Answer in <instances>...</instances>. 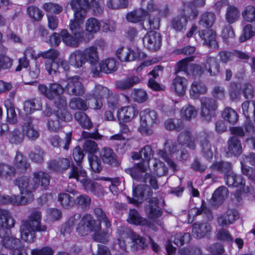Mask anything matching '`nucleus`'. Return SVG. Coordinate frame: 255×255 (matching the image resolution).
<instances>
[{
    "instance_id": "obj_1",
    "label": "nucleus",
    "mask_w": 255,
    "mask_h": 255,
    "mask_svg": "<svg viewBox=\"0 0 255 255\" xmlns=\"http://www.w3.org/2000/svg\"><path fill=\"white\" fill-rule=\"evenodd\" d=\"M179 144L171 141H167L165 143L164 150H159L158 155L164 159L173 170H176V164L173 159L185 161L188 158V154L185 149H182L181 145H186L191 149L195 148V144L190 133L188 130L181 132L178 137Z\"/></svg>"
},
{
    "instance_id": "obj_2",
    "label": "nucleus",
    "mask_w": 255,
    "mask_h": 255,
    "mask_svg": "<svg viewBox=\"0 0 255 255\" xmlns=\"http://www.w3.org/2000/svg\"><path fill=\"white\" fill-rule=\"evenodd\" d=\"M38 90L40 93L49 100H55V104L58 109L56 116L62 120L71 121L72 120L71 114L66 109V98L62 96L64 91L63 85L60 83H52L48 86L44 84H39Z\"/></svg>"
},
{
    "instance_id": "obj_3",
    "label": "nucleus",
    "mask_w": 255,
    "mask_h": 255,
    "mask_svg": "<svg viewBox=\"0 0 255 255\" xmlns=\"http://www.w3.org/2000/svg\"><path fill=\"white\" fill-rule=\"evenodd\" d=\"M41 213L36 209L32 210L28 219L21 221L19 232L22 240L28 243H32L36 238V232L47 231V227L41 224Z\"/></svg>"
},
{
    "instance_id": "obj_4",
    "label": "nucleus",
    "mask_w": 255,
    "mask_h": 255,
    "mask_svg": "<svg viewBox=\"0 0 255 255\" xmlns=\"http://www.w3.org/2000/svg\"><path fill=\"white\" fill-rule=\"evenodd\" d=\"M193 60V57H189L179 61L177 64L176 73L183 71L189 74V69L192 71L193 75H201L207 73L212 76H215L219 73V64L214 57H208L206 63L202 65H189L188 62Z\"/></svg>"
},
{
    "instance_id": "obj_5",
    "label": "nucleus",
    "mask_w": 255,
    "mask_h": 255,
    "mask_svg": "<svg viewBox=\"0 0 255 255\" xmlns=\"http://www.w3.org/2000/svg\"><path fill=\"white\" fill-rule=\"evenodd\" d=\"M71 5L74 17L69 23L70 30L73 35L84 37L83 25L87 14V9L91 6L89 0H72Z\"/></svg>"
},
{
    "instance_id": "obj_6",
    "label": "nucleus",
    "mask_w": 255,
    "mask_h": 255,
    "mask_svg": "<svg viewBox=\"0 0 255 255\" xmlns=\"http://www.w3.org/2000/svg\"><path fill=\"white\" fill-rule=\"evenodd\" d=\"M141 159L143 161L137 163L133 168L126 169L127 173L137 180H140V173L145 172L149 167V161L153 156V151L149 145H145L140 150Z\"/></svg>"
},
{
    "instance_id": "obj_7",
    "label": "nucleus",
    "mask_w": 255,
    "mask_h": 255,
    "mask_svg": "<svg viewBox=\"0 0 255 255\" xmlns=\"http://www.w3.org/2000/svg\"><path fill=\"white\" fill-rule=\"evenodd\" d=\"M32 194L39 186L45 189L50 183V176L45 172L41 171L34 172L32 179L26 176L18 177Z\"/></svg>"
},
{
    "instance_id": "obj_8",
    "label": "nucleus",
    "mask_w": 255,
    "mask_h": 255,
    "mask_svg": "<svg viewBox=\"0 0 255 255\" xmlns=\"http://www.w3.org/2000/svg\"><path fill=\"white\" fill-rule=\"evenodd\" d=\"M198 14L194 4H185L184 6V13L173 18L170 22L171 28L176 31H181L185 27L188 19H193Z\"/></svg>"
},
{
    "instance_id": "obj_9",
    "label": "nucleus",
    "mask_w": 255,
    "mask_h": 255,
    "mask_svg": "<svg viewBox=\"0 0 255 255\" xmlns=\"http://www.w3.org/2000/svg\"><path fill=\"white\" fill-rule=\"evenodd\" d=\"M140 118L138 131L142 135H150L153 133L151 127L157 123V116L156 113L150 109H145L139 113Z\"/></svg>"
},
{
    "instance_id": "obj_10",
    "label": "nucleus",
    "mask_w": 255,
    "mask_h": 255,
    "mask_svg": "<svg viewBox=\"0 0 255 255\" xmlns=\"http://www.w3.org/2000/svg\"><path fill=\"white\" fill-rule=\"evenodd\" d=\"M64 91L71 96H82L85 92V89L82 82V79L79 76H74L61 80Z\"/></svg>"
},
{
    "instance_id": "obj_11",
    "label": "nucleus",
    "mask_w": 255,
    "mask_h": 255,
    "mask_svg": "<svg viewBox=\"0 0 255 255\" xmlns=\"http://www.w3.org/2000/svg\"><path fill=\"white\" fill-rule=\"evenodd\" d=\"M200 115L203 121L210 122L216 116L218 104L216 100L211 98L202 97L200 99Z\"/></svg>"
},
{
    "instance_id": "obj_12",
    "label": "nucleus",
    "mask_w": 255,
    "mask_h": 255,
    "mask_svg": "<svg viewBox=\"0 0 255 255\" xmlns=\"http://www.w3.org/2000/svg\"><path fill=\"white\" fill-rule=\"evenodd\" d=\"M26 183H22L18 178L14 180V184L17 186L20 195H12L11 196V205L14 206L25 205L34 199V195L25 186Z\"/></svg>"
},
{
    "instance_id": "obj_13",
    "label": "nucleus",
    "mask_w": 255,
    "mask_h": 255,
    "mask_svg": "<svg viewBox=\"0 0 255 255\" xmlns=\"http://www.w3.org/2000/svg\"><path fill=\"white\" fill-rule=\"evenodd\" d=\"M100 223L91 214H86L82 217L76 228V231L81 236H86L99 228Z\"/></svg>"
},
{
    "instance_id": "obj_14",
    "label": "nucleus",
    "mask_w": 255,
    "mask_h": 255,
    "mask_svg": "<svg viewBox=\"0 0 255 255\" xmlns=\"http://www.w3.org/2000/svg\"><path fill=\"white\" fill-rule=\"evenodd\" d=\"M110 94V90L107 87L100 85H96L91 92L86 95V100H90L93 98L95 100L94 109L96 110L101 109L103 106V100Z\"/></svg>"
},
{
    "instance_id": "obj_15",
    "label": "nucleus",
    "mask_w": 255,
    "mask_h": 255,
    "mask_svg": "<svg viewBox=\"0 0 255 255\" xmlns=\"http://www.w3.org/2000/svg\"><path fill=\"white\" fill-rule=\"evenodd\" d=\"M153 194L151 188L147 185H138L133 189V199H128L130 203L138 205L144 199L150 197Z\"/></svg>"
},
{
    "instance_id": "obj_16",
    "label": "nucleus",
    "mask_w": 255,
    "mask_h": 255,
    "mask_svg": "<svg viewBox=\"0 0 255 255\" xmlns=\"http://www.w3.org/2000/svg\"><path fill=\"white\" fill-rule=\"evenodd\" d=\"M143 43L146 48L151 51L158 50L161 44L160 33L154 31L147 33L143 38Z\"/></svg>"
},
{
    "instance_id": "obj_17",
    "label": "nucleus",
    "mask_w": 255,
    "mask_h": 255,
    "mask_svg": "<svg viewBox=\"0 0 255 255\" xmlns=\"http://www.w3.org/2000/svg\"><path fill=\"white\" fill-rule=\"evenodd\" d=\"M117 69V62L114 58H109L98 63L97 67H94L92 72L94 76H99L101 72L106 73H110L115 71Z\"/></svg>"
},
{
    "instance_id": "obj_18",
    "label": "nucleus",
    "mask_w": 255,
    "mask_h": 255,
    "mask_svg": "<svg viewBox=\"0 0 255 255\" xmlns=\"http://www.w3.org/2000/svg\"><path fill=\"white\" fill-rule=\"evenodd\" d=\"M0 238L1 239L2 246L9 251L21 242L19 239L11 236L8 231L4 228H0Z\"/></svg>"
},
{
    "instance_id": "obj_19",
    "label": "nucleus",
    "mask_w": 255,
    "mask_h": 255,
    "mask_svg": "<svg viewBox=\"0 0 255 255\" xmlns=\"http://www.w3.org/2000/svg\"><path fill=\"white\" fill-rule=\"evenodd\" d=\"M86 62H89L92 67H97L99 63V57L98 48L95 46H91L82 50Z\"/></svg>"
},
{
    "instance_id": "obj_20",
    "label": "nucleus",
    "mask_w": 255,
    "mask_h": 255,
    "mask_svg": "<svg viewBox=\"0 0 255 255\" xmlns=\"http://www.w3.org/2000/svg\"><path fill=\"white\" fill-rule=\"evenodd\" d=\"M238 211L234 209H229L217 218L218 224L225 227L233 224L239 218Z\"/></svg>"
},
{
    "instance_id": "obj_21",
    "label": "nucleus",
    "mask_w": 255,
    "mask_h": 255,
    "mask_svg": "<svg viewBox=\"0 0 255 255\" xmlns=\"http://www.w3.org/2000/svg\"><path fill=\"white\" fill-rule=\"evenodd\" d=\"M137 114L138 112L133 107L126 106L118 110L117 117L119 121L127 123L130 122Z\"/></svg>"
},
{
    "instance_id": "obj_22",
    "label": "nucleus",
    "mask_w": 255,
    "mask_h": 255,
    "mask_svg": "<svg viewBox=\"0 0 255 255\" xmlns=\"http://www.w3.org/2000/svg\"><path fill=\"white\" fill-rule=\"evenodd\" d=\"M200 38L204 40V44L211 48L218 47L216 32L212 29L203 30L199 33Z\"/></svg>"
},
{
    "instance_id": "obj_23",
    "label": "nucleus",
    "mask_w": 255,
    "mask_h": 255,
    "mask_svg": "<svg viewBox=\"0 0 255 255\" xmlns=\"http://www.w3.org/2000/svg\"><path fill=\"white\" fill-rule=\"evenodd\" d=\"M211 227L207 222L195 223L192 225V236L197 238H202L210 232Z\"/></svg>"
},
{
    "instance_id": "obj_24",
    "label": "nucleus",
    "mask_w": 255,
    "mask_h": 255,
    "mask_svg": "<svg viewBox=\"0 0 255 255\" xmlns=\"http://www.w3.org/2000/svg\"><path fill=\"white\" fill-rule=\"evenodd\" d=\"M158 200L156 198H152L148 205H146L145 211L147 216L151 219L160 217L162 213V209L158 206Z\"/></svg>"
},
{
    "instance_id": "obj_25",
    "label": "nucleus",
    "mask_w": 255,
    "mask_h": 255,
    "mask_svg": "<svg viewBox=\"0 0 255 255\" xmlns=\"http://www.w3.org/2000/svg\"><path fill=\"white\" fill-rule=\"evenodd\" d=\"M140 82L141 78L140 77L133 76L116 81L115 85L117 89L123 91L128 89Z\"/></svg>"
},
{
    "instance_id": "obj_26",
    "label": "nucleus",
    "mask_w": 255,
    "mask_h": 255,
    "mask_svg": "<svg viewBox=\"0 0 255 255\" xmlns=\"http://www.w3.org/2000/svg\"><path fill=\"white\" fill-rule=\"evenodd\" d=\"M228 150L227 154L229 156H239L243 152V148L240 140L237 136L231 137L228 141Z\"/></svg>"
},
{
    "instance_id": "obj_27",
    "label": "nucleus",
    "mask_w": 255,
    "mask_h": 255,
    "mask_svg": "<svg viewBox=\"0 0 255 255\" xmlns=\"http://www.w3.org/2000/svg\"><path fill=\"white\" fill-rule=\"evenodd\" d=\"M93 232L94 233L92 238L94 241L103 244H107L109 242L111 235L110 228L102 230L100 223L99 228L96 229Z\"/></svg>"
},
{
    "instance_id": "obj_28",
    "label": "nucleus",
    "mask_w": 255,
    "mask_h": 255,
    "mask_svg": "<svg viewBox=\"0 0 255 255\" xmlns=\"http://www.w3.org/2000/svg\"><path fill=\"white\" fill-rule=\"evenodd\" d=\"M70 165V162L66 158H61L52 160L48 163V168L52 170L62 172L67 169Z\"/></svg>"
},
{
    "instance_id": "obj_29",
    "label": "nucleus",
    "mask_w": 255,
    "mask_h": 255,
    "mask_svg": "<svg viewBox=\"0 0 255 255\" xmlns=\"http://www.w3.org/2000/svg\"><path fill=\"white\" fill-rule=\"evenodd\" d=\"M15 221L10 212L5 209L0 208V226L1 228L6 230L14 227Z\"/></svg>"
},
{
    "instance_id": "obj_30",
    "label": "nucleus",
    "mask_w": 255,
    "mask_h": 255,
    "mask_svg": "<svg viewBox=\"0 0 255 255\" xmlns=\"http://www.w3.org/2000/svg\"><path fill=\"white\" fill-rule=\"evenodd\" d=\"M82 184L87 192H91L97 196L103 195V188L97 182L88 180L86 178Z\"/></svg>"
},
{
    "instance_id": "obj_31",
    "label": "nucleus",
    "mask_w": 255,
    "mask_h": 255,
    "mask_svg": "<svg viewBox=\"0 0 255 255\" xmlns=\"http://www.w3.org/2000/svg\"><path fill=\"white\" fill-rule=\"evenodd\" d=\"M13 164L16 172L23 173L30 167V164L27 162L26 158L21 153L17 152L15 155Z\"/></svg>"
},
{
    "instance_id": "obj_32",
    "label": "nucleus",
    "mask_w": 255,
    "mask_h": 255,
    "mask_svg": "<svg viewBox=\"0 0 255 255\" xmlns=\"http://www.w3.org/2000/svg\"><path fill=\"white\" fill-rule=\"evenodd\" d=\"M69 62L75 68L82 67L86 63L82 50H77L72 52L69 56Z\"/></svg>"
},
{
    "instance_id": "obj_33",
    "label": "nucleus",
    "mask_w": 255,
    "mask_h": 255,
    "mask_svg": "<svg viewBox=\"0 0 255 255\" xmlns=\"http://www.w3.org/2000/svg\"><path fill=\"white\" fill-rule=\"evenodd\" d=\"M200 145L204 156L210 160L213 157V149H215L208 140L207 136L204 134L200 136Z\"/></svg>"
},
{
    "instance_id": "obj_34",
    "label": "nucleus",
    "mask_w": 255,
    "mask_h": 255,
    "mask_svg": "<svg viewBox=\"0 0 255 255\" xmlns=\"http://www.w3.org/2000/svg\"><path fill=\"white\" fill-rule=\"evenodd\" d=\"M87 176L86 171L81 166L72 165L68 172V177L69 179H76L81 183L84 182Z\"/></svg>"
},
{
    "instance_id": "obj_35",
    "label": "nucleus",
    "mask_w": 255,
    "mask_h": 255,
    "mask_svg": "<svg viewBox=\"0 0 255 255\" xmlns=\"http://www.w3.org/2000/svg\"><path fill=\"white\" fill-rule=\"evenodd\" d=\"M62 39L64 43L67 45L73 47L78 46L79 43L83 39V36L78 35H71L68 33L67 30H63L61 31Z\"/></svg>"
},
{
    "instance_id": "obj_36",
    "label": "nucleus",
    "mask_w": 255,
    "mask_h": 255,
    "mask_svg": "<svg viewBox=\"0 0 255 255\" xmlns=\"http://www.w3.org/2000/svg\"><path fill=\"white\" fill-rule=\"evenodd\" d=\"M172 87L176 94L179 96L183 95L187 88V80L185 78L177 76L172 81Z\"/></svg>"
},
{
    "instance_id": "obj_37",
    "label": "nucleus",
    "mask_w": 255,
    "mask_h": 255,
    "mask_svg": "<svg viewBox=\"0 0 255 255\" xmlns=\"http://www.w3.org/2000/svg\"><path fill=\"white\" fill-rule=\"evenodd\" d=\"M129 238L131 240L130 247L132 250L143 249L145 247V240L139 235L128 230Z\"/></svg>"
},
{
    "instance_id": "obj_38",
    "label": "nucleus",
    "mask_w": 255,
    "mask_h": 255,
    "mask_svg": "<svg viewBox=\"0 0 255 255\" xmlns=\"http://www.w3.org/2000/svg\"><path fill=\"white\" fill-rule=\"evenodd\" d=\"M228 191L225 187H220L216 189L212 197V204L214 206L220 205L228 196Z\"/></svg>"
},
{
    "instance_id": "obj_39",
    "label": "nucleus",
    "mask_w": 255,
    "mask_h": 255,
    "mask_svg": "<svg viewBox=\"0 0 255 255\" xmlns=\"http://www.w3.org/2000/svg\"><path fill=\"white\" fill-rule=\"evenodd\" d=\"M207 88L205 84L200 81H194L191 85L190 95L193 99H197L201 94H205Z\"/></svg>"
},
{
    "instance_id": "obj_40",
    "label": "nucleus",
    "mask_w": 255,
    "mask_h": 255,
    "mask_svg": "<svg viewBox=\"0 0 255 255\" xmlns=\"http://www.w3.org/2000/svg\"><path fill=\"white\" fill-rule=\"evenodd\" d=\"M116 234L117 245L122 251L126 252L127 249L126 240L129 238L128 229L119 228Z\"/></svg>"
},
{
    "instance_id": "obj_41",
    "label": "nucleus",
    "mask_w": 255,
    "mask_h": 255,
    "mask_svg": "<svg viewBox=\"0 0 255 255\" xmlns=\"http://www.w3.org/2000/svg\"><path fill=\"white\" fill-rule=\"evenodd\" d=\"M42 107L41 103L36 99L27 100L23 103V110L26 114H31L35 111L40 110Z\"/></svg>"
},
{
    "instance_id": "obj_42",
    "label": "nucleus",
    "mask_w": 255,
    "mask_h": 255,
    "mask_svg": "<svg viewBox=\"0 0 255 255\" xmlns=\"http://www.w3.org/2000/svg\"><path fill=\"white\" fill-rule=\"evenodd\" d=\"M128 221L131 224L136 225L148 226V221L140 217L137 211L134 209H131L129 212Z\"/></svg>"
},
{
    "instance_id": "obj_43",
    "label": "nucleus",
    "mask_w": 255,
    "mask_h": 255,
    "mask_svg": "<svg viewBox=\"0 0 255 255\" xmlns=\"http://www.w3.org/2000/svg\"><path fill=\"white\" fill-rule=\"evenodd\" d=\"M22 130L25 135L31 140H35L39 136V132L34 128L31 120L23 124Z\"/></svg>"
},
{
    "instance_id": "obj_44",
    "label": "nucleus",
    "mask_w": 255,
    "mask_h": 255,
    "mask_svg": "<svg viewBox=\"0 0 255 255\" xmlns=\"http://www.w3.org/2000/svg\"><path fill=\"white\" fill-rule=\"evenodd\" d=\"M147 15V11L142 8H139L128 13L127 19L129 22L136 23L143 20Z\"/></svg>"
},
{
    "instance_id": "obj_45",
    "label": "nucleus",
    "mask_w": 255,
    "mask_h": 255,
    "mask_svg": "<svg viewBox=\"0 0 255 255\" xmlns=\"http://www.w3.org/2000/svg\"><path fill=\"white\" fill-rule=\"evenodd\" d=\"M56 111L54 116L49 118L47 120L46 126L47 128L50 132H57L62 128V126L61 124L60 121L67 122L66 121L62 120L57 118L56 116Z\"/></svg>"
},
{
    "instance_id": "obj_46",
    "label": "nucleus",
    "mask_w": 255,
    "mask_h": 255,
    "mask_svg": "<svg viewBox=\"0 0 255 255\" xmlns=\"http://www.w3.org/2000/svg\"><path fill=\"white\" fill-rule=\"evenodd\" d=\"M74 118L83 128L90 129L92 128L93 124L85 113L77 112L75 114Z\"/></svg>"
},
{
    "instance_id": "obj_47",
    "label": "nucleus",
    "mask_w": 255,
    "mask_h": 255,
    "mask_svg": "<svg viewBox=\"0 0 255 255\" xmlns=\"http://www.w3.org/2000/svg\"><path fill=\"white\" fill-rule=\"evenodd\" d=\"M164 128L168 130L180 131L184 128L182 121L178 119H168L164 122Z\"/></svg>"
},
{
    "instance_id": "obj_48",
    "label": "nucleus",
    "mask_w": 255,
    "mask_h": 255,
    "mask_svg": "<svg viewBox=\"0 0 255 255\" xmlns=\"http://www.w3.org/2000/svg\"><path fill=\"white\" fill-rule=\"evenodd\" d=\"M118 59L122 62L131 61L134 60L132 50L128 47H121L118 49L116 52Z\"/></svg>"
},
{
    "instance_id": "obj_49",
    "label": "nucleus",
    "mask_w": 255,
    "mask_h": 255,
    "mask_svg": "<svg viewBox=\"0 0 255 255\" xmlns=\"http://www.w3.org/2000/svg\"><path fill=\"white\" fill-rule=\"evenodd\" d=\"M100 155L103 161L108 164L112 165L116 162L115 153L109 147L103 148L100 151Z\"/></svg>"
},
{
    "instance_id": "obj_50",
    "label": "nucleus",
    "mask_w": 255,
    "mask_h": 255,
    "mask_svg": "<svg viewBox=\"0 0 255 255\" xmlns=\"http://www.w3.org/2000/svg\"><path fill=\"white\" fill-rule=\"evenodd\" d=\"M234 187H237L240 188V189L237 190L235 194L236 198H239L243 194H245L249 192V187L245 186V181L240 175L236 174L235 183Z\"/></svg>"
},
{
    "instance_id": "obj_51",
    "label": "nucleus",
    "mask_w": 255,
    "mask_h": 255,
    "mask_svg": "<svg viewBox=\"0 0 255 255\" xmlns=\"http://www.w3.org/2000/svg\"><path fill=\"white\" fill-rule=\"evenodd\" d=\"M215 20V15L212 12H207L201 15L199 24L204 27H211L214 24Z\"/></svg>"
},
{
    "instance_id": "obj_52",
    "label": "nucleus",
    "mask_w": 255,
    "mask_h": 255,
    "mask_svg": "<svg viewBox=\"0 0 255 255\" xmlns=\"http://www.w3.org/2000/svg\"><path fill=\"white\" fill-rule=\"evenodd\" d=\"M210 168L214 170L224 173L225 175L233 171L232 170V164L227 162L220 161L214 162L211 166Z\"/></svg>"
},
{
    "instance_id": "obj_53",
    "label": "nucleus",
    "mask_w": 255,
    "mask_h": 255,
    "mask_svg": "<svg viewBox=\"0 0 255 255\" xmlns=\"http://www.w3.org/2000/svg\"><path fill=\"white\" fill-rule=\"evenodd\" d=\"M240 15L238 8L234 6H229L226 10L225 18L226 21L230 24L236 22Z\"/></svg>"
},
{
    "instance_id": "obj_54",
    "label": "nucleus",
    "mask_w": 255,
    "mask_h": 255,
    "mask_svg": "<svg viewBox=\"0 0 255 255\" xmlns=\"http://www.w3.org/2000/svg\"><path fill=\"white\" fill-rule=\"evenodd\" d=\"M85 29L89 33L94 34L100 29V23L98 19L94 17H90L85 22Z\"/></svg>"
},
{
    "instance_id": "obj_55",
    "label": "nucleus",
    "mask_w": 255,
    "mask_h": 255,
    "mask_svg": "<svg viewBox=\"0 0 255 255\" xmlns=\"http://www.w3.org/2000/svg\"><path fill=\"white\" fill-rule=\"evenodd\" d=\"M58 201L65 209H68L75 205L74 199L68 193H60L58 195Z\"/></svg>"
},
{
    "instance_id": "obj_56",
    "label": "nucleus",
    "mask_w": 255,
    "mask_h": 255,
    "mask_svg": "<svg viewBox=\"0 0 255 255\" xmlns=\"http://www.w3.org/2000/svg\"><path fill=\"white\" fill-rule=\"evenodd\" d=\"M69 106L72 109L83 111L87 110L89 107L86 101L80 98H72L70 101Z\"/></svg>"
},
{
    "instance_id": "obj_57",
    "label": "nucleus",
    "mask_w": 255,
    "mask_h": 255,
    "mask_svg": "<svg viewBox=\"0 0 255 255\" xmlns=\"http://www.w3.org/2000/svg\"><path fill=\"white\" fill-rule=\"evenodd\" d=\"M94 214L98 220V222H99L101 224V222H103L106 228L108 229L111 228V222L105 212L101 208H96L94 210Z\"/></svg>"
},
{
    "instance_id": "obj_58",
    "label": "nucleus",
    "mask_w": 255,
    "mask_h": 255,
    "mask_svg": "<svg viewBox=\"0 0 255 255\" xmlns=\"http://www.w3.org/2000/svg\"><path fill=\"white\" fill-rule=\"evenodd\" d=\"M197 114V111L195 108L190 105H185L181 111L182 117L186 120H190L195 118Z\"/></svg>"
},
{
    "instance_id": "obj_59",
    "label": "nucleus",
    "mask_w": 255,
    "mask_h": 255,
    "mask_svg": "<svg viewBox=\"0 0 255 255\" xmlns=\"http://www.w3.org/2000/svg\"><path fill=\"white\" fill-rule=\"evenodd\" d=\"M222 117L225 120L232 124H235L238 119L237 113L232 108H226L222 113Z\"/></svg>"
},
{
    "instance_id": "obj_60",
    "label": "nucleus",
    "mask_w": 255,
    "mask_h": 255,
    "mask_svg": "<svg viewBox=\"0 0 255 255\" xmlns=\"http://www.w3.org/2000/svg\"><path fill=\"white\" fill-rule=\"evenodd\" d=\"M145 11L147 12V14L148 12L157 11L160 16H166L168 13L167 7H165L163 9L159 10L158 5L152 0H149L147 2L146 10Z\"/></svg>"
},
{
    "instance_id": "obj_61",
    "label": "nucleus",
    "mask_w": 255,
    "mask_h": 255,
    "mask_svg": "<svg viewBox=\"0 0 255 255\" xmlns=\"http://www.w3.org/2000/svg\"><path fill=\"white\" fill-rule=\"evenodd\" d=\"M16 174L15 169L7 164L0 163V176L7 178L15 176Z\"/></svg>"
},
{
    "instance_id": "obj_62",
    "label": "nucleus",
    "mask_w": 255,
    "mask_h": 255,
    "mask_svg": "<svg viewBox=\"0 0 255 255\" xmlns=\"http://www.w3.org/2000/svg\"><path fill=\"white\" fill-rule=\"evenodd\" d=\"M62 218L61 211L57 208H48L46 211V220L49 221H56Z\"/></svg>"
},
{
    "instance_id": "obj_63",
    "label": "nucleus",
    "mask_w": 255,
    "mask_h": 255,
    "mask_svg": "<svg viewBox=\"0 0 255 255\" xmlns=\"http://www.w3.org/2000/svg\"><path fill=\"white\" fill-rule=\"evenodd\" d=\"M75 205H77L83 209L89 208L91 202L90 197L86 194H82L74 199Z\"/></svg>"
},
{
    "instance_id": "obj_64",
    "label": "nucleus",
    "mask_w": 255,
    "mask_h": 255,
    "mask_svg": "<svg viewBox=\"0 0 255 255\" xmlns=\"http://www.w3.org/2000/svg\"><path fill=\"white\" fill-rule=\"evenodd\" d=\"M8 139L10 143L18 144L23 140L24 134L18 129L16 128L9 132Z\"/></svg>"
}]
</instances>
